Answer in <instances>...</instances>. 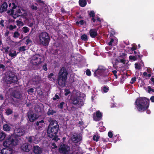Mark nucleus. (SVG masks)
<instances>
[{"instance_id":"nucleus-36","label":"nucleus","mask_w":154,"mask_h":154,"mask_svg":"<svg viewBox=\"0 0 154 154\" xmlns=\"http://www.w3.org/2000/svg\"><path fill=\"white\" fill-rule=\"evenodd\" d=\"M81 38L84 41H86L88 39L86 35L84 34L81 36Z\"/></svg>"},{"instance_id":"nucleus-15","label":"nucleus","mask_w":154,"mask_h":154,"mask_svg":"<svg viewBox=\"0 0 154 154\" xmlns=\"http://www.w3.org/2000/svg\"><path fill=\"white\" fill-rule=\"evenodd\" d=\"M33 151L35 154H41L42 152V149L38 146L34 147Z\"/></svg>"},{"instance_id":"nucleus-1","label":"nucleus","mask_w":154,"mask_h":154,"mask_svg":"<svg viewBox=\"0 0 154 154\" xmlns=\"http://www.w3.org/2000/svg\"><path fill=\"white\" fill-rule=\"evenodd\" d=\"M50 125L48 129V137L52 138L53 140L57 141L59 140L56 135L58 131L59 125L57 122L51 119H50Z\"/></svg>"},{"instance_id":"nucleus-3","label":"nucleus","mask_w":154,"mask_h":154,"mask_svg":"<svg viewBox=\"0 0 154 154\" xmlns=\"http://www.w3.org/2000/svg\"><path fill=\"white\" fill-rule=\"evenodd\" d=\"M149 100L145 97L137 99L135 103L136 107L139 111H143L146 109L149 105Z\"/></svg>"},{"instance_id":"nucleus-39","label":"nucleus","mask_w":154,"mask_h":154,"mask_svg":"<svg viewBox=\"0 0 154 154\" xmlns=\"http://www.w3.org/2000/svg\"><path fill=\"white\" fill-rule=\"evenodd\" d=\"M12 112V111L11 110L8 109H7L6 112V113L7 115H9L11 114Z\"/></svg>"},{"instance_id":"nucleus-52","label":"nucleus","mask_w":154,"mask_h":154,"mask_svg":"<svg viewBox=\"0 0 154 154\" xmlns=\"http://www.w3.org/2000/svg\"><path fill=\"white\" fill-rule=\"evenodd\" d=\"M34 91V89L33 88H30L28 90V92L29 93H33Z\"/></svg>"},{"instance_id":"nucleus-25","label":"nucleus","mask_w":154,"mask_h":154,"mask_svg":"<svg viewBox=\"0 0 154 154\" xmlns=\"http://www.w3.org/2000/svg\"><path fill=\"white\" fill-rule=\"evenodd\" d=\"M79 3L80 6L84 7L86 5L87 3L86 0H79Z\"/></svg>"},{"instance_id":"nucleus-33","label":"nucleus","mask_w":154,"mask_h":154,"mask_svg":"<svg viewBox=\"0 0 154 154\" xmlns=\"http://www.w3.org/2000/svg\"><path fill=\"white\" fill-rule=\"evenodd\" d=\"M147 91L149 93L154 92V90L152 88L149 86H148L147 87Z\"/></svg>"},{"instance_id":"nucleus-45","label":"nucleus","mask_w":154,"mask_h":154,"mask_svg":"<svg viewBox=\"0 0 154 154\" xmlns=\"http://www.w3.org/2000/svg\"><path fill=\"white\" fill-rule=\"evenodd\" d=\"M108 136L110 138H112V133L111 131H109L108 133Z\"/></svg>"},{"instance_id":"nucleus-28","label":"nucleus","mask_w":154,"mask_h":154,"mask_svg":"<svg viewBox=\"0 0 154 154\" xmlns=\"http://www.w3.org/2000/svg\"><path fill=\"white\" fill-rule=\"evenodd\" d=\"M5 134L3 131L0 132V140H3L6 137Z\"/></svg>"},{"instance_id":"nucleus-44","label":"nucleus","mask_w":154,"mask_h":154,"mask_svg":"<svg viewBox=\"0 0 154 154\" xmlns=\"http://www.w3.org/2000/svg\"><path fill=\"white\" fill-rule=\"evenodd\" d=\"M86 73L87 75L88 76H90L91 75V72L90 70L88 69L86 70Z\"/></svg>"},{"instance_id":"nucleus-19","label":"nucleus","mask_w":154,"mask_h":154,"mask_svg":"<svg viewBox=\"0 0 154 154\" xmlns=\"http://www.w3.org/2000/svg\"><path fill=\"white\" fill-rule=\"evenodd\" d=\"M117 39L115 37H113L111 38L110 42L108 44L109 45H115L117 44Z\"/></svg>"},{"instance_id":"nucleus-24","label":"nucleus","mask_w":154,"mask_h":154,"mask_svg":"<svg viewBox=\"0 0 154 154\" xmlns=\"http://www.w3.org/2000/svg\"><path fill=\"white\" fill-rule=\"evenodd\" d=\"M3 130L5 131H9L11 129V127L10 126L7 124H5L3 126Z\"/></svg>"},{"instance_id":"nucleus-12","label":"nucleus","mask_w":154,"mask_h":154,"mask_svg":"<svg viewBox=\"0 0 154 154\" xmlns=\"http://www.w3.org/2000/svg\"><path fill=\"white\" fill-rule=\"evenodd\" d=\"M102 114L99 111H97L94 114L93 118L95 121H97L100 120Z\"/></svg>"},{"instance_id":"nucleus-20","label":"nucleus","mask_w":154,"mask_h":154,"mask_svg":"<svg viewBox=\"0 0 154 154\" xmlns=\"http://www.w3.org/2000/svg\"><path fill=\"white\" fill-rule=\"evenodd\" d=\"M7 3L6 2L4 3L1 6H0V12L2 13L5 11L7 10Z\"/></svg>"},{"instance_id":"nucleus-14","label":"nucleus","mask_w":154,"mask_h":154,"mask_svg":"<svg viewBox=\"0 0 154 154\" xmlns=\"http://www.w3.org/2000/svg\"><path fill=\"white\" fill-rule=\"evenodd\" d=\"M13 150L11 148H5L2 150L1 154H11Z\"/></svg>"},{"instance_id":"nucleus-5","label":"nucleus","mask_w":154,"mask_h":154,"mask_svg":"<svg viewBox=\"0 0 154 154\" xmlns=\"http://www.w3.org/2000/svg\"><path fill=\"white\" fill-rule=\"evenodd\" d=\"M80 94L79 92L74 91L73 94L71 97L72 103L74 105H77L80 106L83 105V101L80 99Z\"/></svg>"},{"instance_id":"nucleus-42","label":"nucleus","mask_w":154,"mask_h":154,"mask_svg":"<svg viewBox=\"0 0 154 154\" xmlns=\"http://www.w3.org/2000/svg\"><path fill=\"white\" fill-rule=\"evenodd\" d=\"M16 26L15 25H10L9 26V29L10 30H12L16 28Z\"/></svg>"},{"instance_id":"nucleus-30","label":"nucleus","mask_w":154,"mask_h":154,"mask_svg":"<svg viewBox=\"0 0 154 154\" xmlns=\"http://www.w3.org/2000/svg\"><path fill=\"white\" fill-rule=\"evenodd\" d=\"M56 112L55 111L51 109H49L47 112V114L48 115H53Z\"/></svg>"},{"instance_id":"nucleus-46","label":"nucleus","mask_w":154,"mask_h":154,"mask_svg":"<svg viewBox=\"0 0 154 154\" xmlns=\"http://www.w3.org/2000/svg\"><path fill=\"white\" fill-rule=\"evenodd\" d=\"M135 67L136 68L138 69H140L141 68L140 66L137 63H135Z\"/></svg>"},{"instance_id":"nucleus-40","label":"nucleus","mask_w":154,"mask_h":154,"mask_svg":"<svg viewBox=\"0 0 154 154\" xmlns=\"http://www.w3.org/2000/svg\"><path fill=\"white\" fill-rule=\"evenodd\" d=\"M84 23V21L82 20H80V21L78 22L77 21L76 22V24L78 25H79L80 24V25H82Z\"/></svg>"},{"instance_id":"nucleus-16","label":"nucleus","mask_w":154,"mask_h":154,"mask_svg":"<svg viewBox=\"0 0 154 154\" xmlns=\"http://www.w3.org/2000/svg\"><path fill=\"white\" fill-rule=\"evenodd\" d=\"M21 149L24 151L28 152L30 150L31 148L27 144L25 143L22 146Z\"/></svg>"},{"instance_id":"nucleus-21","label":"nucleus","mask_w":154,"mask_h":154,"mask_svg":"<svg viewBox=\"0 0 154 154\" xmlns=\"http://www.w3.org/2000/svg\"><path fill=\"white\" fill-rule=\"evenodd\" d=\"M17 79L16 76L14 75L12 77H9L8 81L10 83L17 82Z\"/></svg>"},{"instance_id":"nucleus-41","label":"nucleus","mask_w":154,"mask_h":154,"mask_svg":"<svg viewBox=\"0 0 154 154\" xmlns=\"http://www.w3.org/2000/svg\"><path fill=\"white\" fill-rule=\"evenodd\" d=\"M20 35V34L17 32H14V37L15 38H17Z\"/></svg>"},{"instance_id":"nucleus-18","label":"nucleus","mask_w":154,"mask_h":154,"mask_svg":"<svg viewBox=\"0 0 154 154\" xmlns=\"http://www.w3.org/2000/svg\"><path fill=\"white\" fill-rule=\"evenodd\" d=\"M38 139L37 136H31L29 137L28 141L30 142H32L35 143H37L39 142V140Z\"/></svg>"},{"instance_id":"nucleus-8","label":"nucleus","mask_w":154,"mask_h":154,"mask_svg":"<svg viewBox=\"0 0 154 154\" xmlns=\"http://www.w3.org/2000/svg\"><path fill=\"white\" fill-rule=\"evenodd\" d=\"M42 57L39 55L36 54L32 57L31 62L34 65H37L42 62Z\"/></svg>"},{"instance_id":"nucleus-56","label":"nucleus","mask_w":154,"mask_h":154,"mask_svg":"<svg viewBox=\"0 0 154 154\" xmlns=\"http://www.w3.org/2000/svg\"><path fill=\"white\" fill-rule=\"evenodd\" d=\"M55 97H54L53 98V100H55L57 99H59V96L57 94H56L55 96Z\"/></svg>"},{"instance_id":"nucleus-6","label":"nucleus","mask_w":154,"mask_h":154,"mask_svg":"<svg viewBox=\"0 0 154 154\" xmlns=\"http://www.w3.org/2000/svg\"><path fill=\"white\" fill-rule=\"evenodd\" d=\"M49 40V37L47 33L43 32L39 35V42L40 44L44 45H47Z\"/></svg>"},{"instance_id":"nucleus-64","label":"nucleus","mask_w":154,"mask_h":154,"mask_svg":"<svg viewBox=\"0 0 154 154\" xmlns=\"http://www.w3.org/2000/svg\"><path fill=\"white\" fill-rule=\"evenodd\" d=\"M97 20L98 22V23H99L100 21V18L98 17H97Z\"/></svg>"},{"instance_id":"nucleus-59","label":"nucleus","mask_w":154,"mask_h":154,"mask_svg":"<svg viewBox=\"0 0 154 154\" xmlns=\"http://www.w3.org/2000/svg\"><path fill=\"white\" fill-rule=\"evenodd\" d=\"M150 100L152 102H154V96H152L150 98Z\"/></svg>"},{"instance_id":"nucleus-2","label":"nucleus","mask_w":154,"mask_h":154,"mask_svg":"<svg viewBox=\"0 0 154 154\" xmlns=\"http://www.w3.org/2000/svg\"><path fill=\"white\" fill-rule=\"evenodd\" d=\"M12 5L13 6L12 9L8 11L7 13L12 15L14 18L20 16L25 17L26 15V11L23 8L17 7L14 3H12Z\"/></svg>"},{"instance_id":"nucleus-62","label":"nucleus","mask_w":154,"mask_h":154,"mask_svg":"<svg viewBox=\"0 0 154 154\" xmlns=\"http://www.w3.org/2000/svg\"><path fill=\"white\" fill-rule=\"evenodd\" d=\"M150 80L151 81L153 82V84L154 85V78L152 77L151 78Z\"/></svg>"},{"instance_id":"nucleus-29","label":"nucleus","mask_w":154,"mask_h":154,"mask_svg":"<svg viewBox=\"0 0 154 154\" xmlns=\"http://www.w3.org/2000/svg\"><path fill=\"white\" fill-rule=\"evenodd\" d=\"M109 89V88L107 86H104L101 88V90L103 93L107 92Z\"/></svg>"},{"instance_id":"nucleus-43","label":"nucleus","mask_w":154,"mask_h":154,"mask_svg":"<svg viewBox=\"0 0 154 154\" xmlns=\"http://www.w3.org/2000/svg\"><path fill=\"white\" fill-rule=\"evenodd\" d=\"M93 139L94 140L97 141L99 139L98 137L96 135H94L93 137Z\"/></svg>"},{"instance_id":"nucleus-13","label":"nucleus","mask_w":154,"mask_h":154,"mask_svg":"<svg viewBox=\"0 0 154 154\" xmlns=\"http://www.w3.org/2000/svg\"><path fill=\"white\" fill-rule=\"evenodd\" d=\"M14 133L16 136H21L24 134V131L21 128L17 129L14 131Z\"/></svg>"},{"instance_id":"nucleus-37","label":"nucleus","mask_w":154,"mask_h":154,"mask_svg":"<svg viewBox=\"0 0 154 154\" xmlns=\"http://www.w3.org/2000/svg\"><path fill=\"white\" fill-rule=\"evenodd\" d=\"M129 59L131 60L135 61L137 60V58L135 56L131 55L129 57Z\"/></svg>"},{"instance_id":"nucleus-53","label":"nucleus","mask_w":154,"mask_h":154,"mask_svg":"<svg viewBox=\"0 0 154 154\" xmlns=\"http://www.w3.org/2000/svg\"><path fill=\"white\" fill-rule=\"evenodd\" d=\"M47 66L46 64L43 66V69H44L45 71H47L48 69Z\"/></svg>"},{"instance_id":"nucleus-55","label":"nucleus","mask_w":154,"mask_h":154,"mask_svg":"<svg viewBox=\"0 0 154 154\" xmlns=\"http://www.w3.org/2000/svg\"><path fill=\"white\" fill-rule=\"evenodd\" d=\"M3 49L5 50V52H7L8 51V49H9V47H7L6 48H4Z\"/></svg>"},{"instance_id":"nucleus-35","label":"nucleus","mask_w":154,"mask_h":154,"mask_svg":"<svg viewBox=\"0 0 154 154\" xmlns=\"http://www.w3.org/2000/svg\"><path fill=\"white\" fill-rule=\"evenodd\" d=\"M23 29L24 33H26L28 32L29 31V29L27 27H24L23 28Z\"/></svg>"},{"instance_id":"nucleus-48","label":"nucleus","mask_w":154,"mask_h":154,"mask_svg":"<svg viewBox=\"0 0 154 154\" xmlns=\"http://www.w3.org/2000/svg\"><path fill=\"white\" fill-rule=\"evenodd\" d=\"M65 95L66 96L68 95L70 93L68 89H65Z\"/></svg>"},{"instance_id":"nucleus-60","label":"nucleus","mask_w":154,"mask_h":154,"mask_svg":"<svg viewBox=\"0 0 154 154\" xmlns=\"http://www.w3.org/2000/svg\"><path fill=\"white\" fill-rule=\"evenodd\" d=\"M31 8L32 9H35L36 10L37 9V7L36 6H34L32 5L31 6Z\"/></svg>"},{"instance_id":"nucleus-57","label":"nucleus","mask_w":154,"mask_h":154,"mask_svg":"<svg viewBox=\"0 0 154 154\" xmlns=\"http://www.w3.org/2000/svg\"><path fill=\"white\" fill-rule=\"evenodd\" d=\"M5 68V66L2 64H0V69H4Z\"/></svg>"},{"instance_id":"nucleus-17","label":"nucleus","mask_w":154,"mask_h":154,"mask_svg":"<svg viewBox=\"0 0 154 154\" xmlns=\"http://www.w3.org/2000/svg\"><path fill=\"white\" fill-rule=\"evenodd\" d=\"M90 36L93 38L95 37L97 35V30L95 29H92L90 30L89 32Z\"/></svg>"},{"instance_id":"nucleus-54","label":"nucleus","mask_w":154,"mask_h":154,"mask_svg":"<svg viewBox=\"0 0 154 154\" xmlns=\"http://www.w3.org/2000/svg\"><path fill=\"white\" fill-rule=\"evenodd\" d=\"M107 53H108L109 55L110 56H111V55H113L114 56L115 55V54L114 53H113L111 51L108 52Z\"/></svg>"},{"instance_id":"nucleus-10","label":"nucleus","mask_w":154,"mask_h":154,"mask_svg":"<svg viewBox=\"0 0 154 154\" xmlns=\"http://www.w3.org/2000/svg\"><path fill=\"white\" fill-rule=\"evenodd\" d=\"M28 117L29 120L31 122H34L36 119H38V116L32 112L29 111L28 113Z\"/></svg>"},{"instance_id":"nucleus-63","label":"nucleus","mask_w":154,"mask_h":154,"mask_svg":"<svg viewBox=\"0 0 154 154\" xmlns=\"http://www.w3.org/2000/svg\"><path fill=\"white\" fill-rule=\"evenodd\" d=\"M143 75H144V76H147V73L146 72H143Z\"/></svg>"},{"instance_id":"nucleus-27","label":"nucleus","mask_w":154,"mask_h":154,"mask_svg":"<svg viewBox=\"0 0 154 154\" xmlns=\"http://www.w3.org/2000/svg\"><path fill=\"white\" fill-rule=\"evenodd\" d=\"M48 78L51 81H54L56 79V77L54 76V74L53 73H51L48 75Z\"/></svg>"},{"instance_id":"nucleus-31","label":"nucleus","mask_w":154,"mask_h":154,"mask_svg":"<svg viewBox=\"0 0 154 154\" xmlns=\"http://www.w3.org/2000/svg\"><path fill=\"white\" fill-rule=\"evenodd\" d=\"M17 54V53H16V51H14L13 53L12 52H10L9 55L11 57H15Z\"/></svg>"},{"instance_id":"nucleus-32","label":"nucleus","mask_w":154,"mask_h":154,"mask_svg":"<svg viewBox=\"0 0 154 154\" xmlns=\"http://www.w3.org/2000/svg\"><path fill=\"white\" fill-rule=\"evenodd\" d=\"M16 22L17 25L19 26H23V23L20 21L17 20Z\"/></svg>"},{"instance_id":"nucleus-22","label":"nucleus","mask_w":154,"mask_h":154,"mask_svg":"<svg viewBox=\"0 0 154 154\" xmlns=\"http://www.w3.org/2000/svg\"><path fill=\"white\" fill-rule=\"evenodd\" d=\"M105 69V68L103 67L102 66H99L98 69L95 71V73H97L98 74L100 75H102V73L103 70Z\"/></svg>"},{"instance_id":"nucleus-4","label":"nucleus","mask_w":154,"mask_h":154,"mask_svg":"<svg viewBox=\"0 0 154 154\" xmlns=\"http://www.w3.org/2000/svg\"><path fill=\"white\" fill-rule=\"evenodd\" d=\"M67 73L64 68H62L59 72L58 79V84L60 86L64 87L65 85L67 79Z\"/></svg>"},{"instance_id":"nucleus-58","label":"nucleus","mask_w":154,"mask_h":154,"mask_svg":"<svg viewBox=\"0 0 154 154\" xmlns=\"http://www.w3.org/2000/svg\"><path fill=\"white\" fill-rule=\"evenodd\" d=\"M126 56V54L124 53H121L120 54V56L121 57H123Z\"/></svg>"},{"instance_id":"nucleus-38","label":"nucleus","mask_w":154,"mask_h":154,"mask_svg":"<svg viewBox=\"0 0 154 154\" xmlns=\"http://www.w3.org/2000/svg\"><path fill=\"white\" fill-rule=\"evenodd\" d=\"M65 105V103L63 102H61L59 105H58L59 108L62 109L64 105Z\"/></svg>"},{"instance_id":"nucleus-9","label":"nucleus","mask_w":154,"mask_h":154,"mask_svg":"<svg viewBox=\"0 0 154 154\" xmlns=\"http://www.w3.org/2000/svg\"><path fill=\"white\" fill-rule=\"evenodd\" d=\"M69 150L70 148L66 144L61 145L59 148L60 152L65 154H68Z\"/></svg>"},{"instance_id":"nucleus-50","label":"nucleus","mask_w":154,"mask_h":154,"mask_svg":"<svg viewBox=\"0 0 154 154\" xmlns=\"http://www.w3.org/2000/svg\"><path fill=\"white\" fill-rule=\"evenodd\" d=\"M136 48H135L134 47H132L131 48V50L132 51V52H130L129 53L130 54H132V53H133V51L136 50Z\"/></svg>"},{"instance_id":"nucleus-61","label":"nucleus","mask_w":154,"mask_h":154,"mask_svg":"<svg viewBox=\"0 0 154 154\" xmlns=\"http://www.w3.org/2000/svg\"><path fill=\"white\" fill-rule=\"evenodd\" d=\"M4 21L3 20H0V25L1 24L2 26H4V25L3 24Z\"/></svg>"},{"instance_id":"nucleus-49","label":"nucleus","mask_w":154,"mask_h":154,"mask_svg":"<svg viewBox=\"0 0 154 154\" xmlns=\"http://www.w3.org/2000/svg\"><path fill=\"white\" fill-rule=\"evenodd\" d=\"M51 147L52 149H54L57 147V146H56L54 143H52Z\"/></svg>"},{"instance_id":"nucleus-11","label":"nucleus","mask_w":154,"mask_h":154,"mask_svg":"<svg viewBox=\"0 0 154 154\" xmlns=\"http://www.w3.org/2000/svg\"><path fill=\"white\" fill-rule=\"evenodd\" d=\"M71 140L74 143H77L80 141L82 137L80 135H77L76 134H74L71 137Z\"/></svg>"},{"instance_id":"nucleus-34","label":"nucleus","mask_w":154,"mask_h":154,"mask_svg":"<svg viewBox=\"0 0 154 154\" xmlns=\"http://www.w3.org/2000/svg\"><path fill=\"white\" fill-rule=\"evenodd\" d=\"M26 50V47L25 46H22L19 48V51L21 52L25 51Z\"/></svg>"},{"instance_id":"nucleus-7","label":"nucleus","mask_w":154,"mask_h":154,"mask_svg":"<svg viewBox=\"0 0 154 154\" xmlns=\"http://www.w3.org/2000/svg\"><path fill=\"white\" fill-rule=\"evenodd\" d=\"M13 136H9L7 139L3 143V146L6 147H12L16 145L18 143V140L13 138Z\"/></svg>"},{"instance_id":"nucleus-23","label":"nucleus","mask_w":154,"mask_h":154,"mask_svg":"<svg viewBox=\"0 0 154 154\" xmlns=\"http://www.w3.org/2000/svg\"><path fill=\"white\" fill-rule=\"evenodd\" d=\"M44 123V121L43 120H41L37 122L36 125L38 126V128L40 129L43 126Z\"/></svg>"},{"instance_id":"nucleus-26","label":"nucleus","mask_w":154,"mask_h":154,"mask_svg":"<svg viewBox=\"0 0 154 154\" xmlns=\"http://www.w3.org/2000/svg\"><path fill=\"white\" fill-rule=\"evenodd\" d=\"M89 14L91 17H92V20L93 22H95L96 20L93 17H94L95 13L93 11H90L89 13Z\"/></svg>"},{"instance_id":"nucleus-47","label":"nucleus","mask_w":154,"mask_h":154,"mask_svg":"<svg viewBox=\"0 0 154 154\" xmlns=\"http://www.w3.org/2000/svg\"><path fill=\"white\" fill-rule=\"evenodd\" d=\"M26 44L27 45H29L30 43H31L32 42V41L29 39H26Z\"/></svg>"},{"instance_id":"nucleus-51","label":"nucleus","mask_w":154,"mask_h":154,"mask_svg":"<svg viewBox=\"0 0 154 154\" xmlns=\"http://www.w3.org/2000/svg\"><path fill=\"white\" fill-rule=\"evenodd\" d=\"M136 81V78H134L131 79L130 83L133 84Z\"/></svg>"}]
</instances>
